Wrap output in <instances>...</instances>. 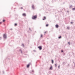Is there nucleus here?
I'll return each instance as SVG.
<instances>
[{"label":"nucleus","instance_id":"7ed1b4c3","mask_svg":"<svg viewBox=\"0 0 75 75\" xmlns=\"http://www.w3.org/2000/svg\"><path fill=\"white\" fill-rule=\"evenodd\" d=\"M40 50H42V48L41 47V46H39L38 47Z\"/></svg>","mask_w":75,"mask_h":75},{"label":"nucleus","instance_id":"7c9ffc66","mask_svg":"<svg viewBox=\"0 0 75 75\" xmlns=\"http://www.w3.org/2000/svg\"><path fill=\"white\" fill-rule=\"evenodd\" d=\"M33 71H32V72H33Z\"/></svg>","mask_w":75,"mask_h":75},{"label":"nucleus","instance_id":"4468645a","mask_svg":"<svg viewBox=\"0 0 75 75\" xmlns=\"http://www.w3.org/2000/svg\"><path fill=\"white\" fill-rule=\"evenodd\" d=\"M17 25V24L16 23H15V26H16Z\"/></svg>","mask_w":75,"mask_h":75},{"label":"nucleus","instance_id":"f3484780","mask_svg":"<svg viewBox=\"0 0 75 75\" xmlns=\"http://www.w3.org/2000/svg\"><path fill=\"white\" fill-rule=\"evenodd\" d=\"M55 67H57V64H55Z\"/></svg>","mask_w":75,"mask_h":75},{"label":"nucleus","instance_id":"a211bd4d","mask_svg":"<svg viewBox=\"0 0 75 75\" xmlns=\"http://www.w3.org/2000/svg\"><path fill=\"white\" fill-rule=\"evenodd\" d=\"M2 24V22H0V24Z\"/></svg>","mask_w":75,"mask_h":75},{"label":"nucleus","instance_id":"423d86ee","mask_svg":"<svg viewBox=\"0 0 75 75\" xmlns=\"http://www.w3.org/2000/svg\"><path fill=\"white\" fill-rule=\"evenodd\" d=\"M30 64H29L27 65V68H28V67H29V66H30Z\"/></svg>","mask_w":75,"mask_h":75},{"label":"nucleus","instance_id":"20e7f679","mask_svg":"<svg viewBox=\"0 0 75 75\" xmlns=\"http://www.w3.org/2000/svg\"><path fill=\"white\" fill-rule=\"evenodd\" d=\"M32 8L33 9H34V5H32Z\"/></svg>","mask_w":75,"mask_h":75},{"label":"nucleus","instance_id":"6e6552de","mask_svg":"<svg viewBox=\"0 0 75 75\" xmlns=\"http://www.w3.org/2000/svg\"><path fill=\"white\" fill-rule=\"evenodd\" d=\"M52 66H51L50 67V69L52 70Z\"/></svg>","mask_w":75,"mask_h":75},{"label":"nucleus","instance_id":"dca6fc26","mask_svg":"<svg viewBox=\"0 0 75 75\" xmlns=\"http://www.w3.org/2000/svg\"><path fill=\"white\" fill-rule=\"evenodd\" d=\"M61 38V36H60L59 37V38Z\"/></svg>","mask_w":75,"mask_h":75},{"label":"nucleus","instance_id":"5701e85b","mask_svg":"<svg viewBox=\"0 0 75 75\" xmlns=\"http://www.w3.org/2000/svg\"><path fill=\"white\" fill-rule=\"evenodd\" d=\"M68 44H69V45H70V43L69 42H68Z\"/></svg>","mask_w":75,"mask_h":75},{"label":"nucleus","instance_id":"b1692460","mask_svg":"<svg viewBox=\"0 0 75 75\" xmlns=\"http://www.w3.org/2000/svg\"><path fill=\"white\" fill-rule=\"evenodd\" d=\"M61 52H63V50H61Z\"/></svg>","mask_w":75,"mask_h":75},{"label":"nucleus","instance_id":"c756f323","mask_svg":"<svg viewBox=\"0 0 75 75\" xmlns=\"http://www.w3.org/2000/svg\"><path fill=\"white\" fill-rule=\"evenodd\" d=\"M29 30H30V28H29Z\"/></svg>","mask_w":75,"mask_h":75},{"label":"nucleus","instance_id":"f257e3e1","mask_svg":"<svg viewBox=\"0 0 75 75\" xmlns=\"http://www.w3.org/2000/svg\"><path fill=\"white\" fill-rule=\"evenodd\" d=\"M37 15H36L35 16H33L32 17V18L33 20H35V18H37Z\"/></svg>","mask_w":75,"mask_h":75},{"label":"nucleus","instance_id":"1a4fd4ad","mask_svg":"<svg viewBox=\"0 0 75 75\" xmlns=\"http://www.w3.org/2000/svg\"><path fill=\"white\" fill-rule=\"evenodd\" d=\"M44 18H43V20H45L46 18L45 17H44Z\"/></svg>","mask_w":75,"mask_h":75},{"label":"nucleus","instance_id":"bb28decb","mask_svg":"<svg viewBox=\"0 0 75 75\" xmlns=\"http://www.w3.org/2000/svg\"><path fill=\"white\" fill-rule=\"evenodd\" d=\"M71 24H72V22H71Z\"/></svg>","mask_w":75,"mask_h":75},{"label":"nucleus","instance_id":"4be33fe9","mask_svg":"<svg viewBox=\"0 0 75 75\" xmlns=\"http://www.w3.org/2000/svg\"><path fill=\"white\" fill-rule=\"evenodd\" d=\"M60 67V66L59 65L58 66V67L59 68Z\"/></svg>","mask_w":75,"mask_h":75},{"label":"nucleus","instance_id":"aec40b11","mask_svg":"<svg viewBox=\"0 0 75 75\" xmlns=\"http://www.w3.org/2000/svg\"><path fill=\"white\" fill-rule=\"evenodd\" d=\"M41 37H42V35H41Z\"/></svg>","mask_w":75,"mask_h":75},{"label":"nucleus","instance_id":"39448f33","mask_svg":"<svg viewBox=\"0 0 75 75\" xmlns=\"http://www.w3.org/2000/svg\"><path fill=\"white\" fill-rule=\"evenodd\" d=\"M55 27H56V28H58V25H55Z\"/></svg>","mask_w":75,"mask_h":75},{"label":"nucleus","instance_id":"c85d7f7f","mask_svg":"<svg viewBox=\"0 0 75 75\" xmlns=\"http://www.w3.org/2000/svg\"><path fill=\"white\" fill-rule=\"evenodd\" d=\"M0 38L1 39V37H0Z\"/></svg>","mask_w":75,"mask_h":75},{"label":"nucleus","instance_id":"f03ea898","mask_svg":"<svg viewBox=\"0 0 75 75\" xmlns=\"http://www.w3.org/2000/svg\"><path fill=\"white\" fill-rule=\"evenodd\" d=\"M3 37L5 39H6V38H7V35H6V34H5L3 35Z\"/></svg>","mask_w":75,"mask_h":75},{"label":"nucleus","instance_id":"0eeeda50","mask_svg":"<svg viewBox=\"0 0 75 75\" xmlns=\"http://www.w3.org/2000/svg\"><path fill=\"white\" fill-rule=\"evenodd\" d=\"M23 16H26V15H25V14L23 13Z\"/></svg>","mask_w":75,"mask_h":75},{"label":"nucleus","instance_id":"9b49d317","mask_svg":"<svg viewBox=\"0 0 75 75\" xmlns=\"http://www.w3.org/2000/svg\"><path fill=\"white\" fill-rule=\"evenodd\" d=\"M67 28L68 30H69V27H67Z\"/></svg>","mask_w":75,"mask_h":75},{"label":"nucleus","instance_id":"f8f14e48","mask_svg":"<svg viewBox=\"0 0 75 75\" xmlns=\"http://www.w3.org/2000/svg\"><path fill=\"white\" fill-rule=\"evenodd\" d=\"M75 10V8H72V10Z\"/></svg>","mask_w":75,"mask_h":75},{"label":"nucleus","instance_id":"9d476101","mask_svg":"<svg viewBox=\"0 0 75 75\" xmlns=\"http://www.w3.org/2000/svg\"><path fill=\"white\" fill-rule=\"evenodd\" d=\"M52 64L54 63V61L53 60H52Z\"/></svg>","mask_w":75,"mask_h":75},{"label":"nucleus","instance_id":"ddd939ff","mask_svg":"<svg viewBox=\"0 0 75 75\" xmlns=\"http://www.w3.org/2000/svg\"><path fill=\"white\" fill-rule=\"evenodd\" d=\"M20 51H21V53H22V50H20Z\"/></svg>","mask_w":75,"mask_h":75},{"label":"nucleus","instance_id":"6ab92c4d","mask_svg":"<svg viewBox=\"0 0 75 75\" xmlns=\"http://www.w3.org/2000/svg\"><path fill=\"white\" fill-rule=\"evenodd\" d=\"M46 27H48V25L47 24L46 25Z\"/></svg>","mask_w":75,"mask_h":75},{"label":"nucleus","instance_id":"412c9836","mask_svg":"<svg viewBox=\"0 0 75 75\" xmlns=\"http://www.w3.org/2000/svg\"><path fill=\"white\" fill-rule=\"evenodd\" d=\"M5 21V20H3V22H4Z\"/></svg>","mask_w":75,"mask_h":75},{"label":"nucleus","instance_id":"2eb2a0df","mask_svg":"<svg viewBox=\"0 0 75 75\" xmlns=\"http://www.w3.org/2000/svg\"><path fill=\"white\" fill-rule=\"evenodd\" d=\"M22 45L23 47H24V44H22Z\"/></svg>","mask_w":75,"mask_h":75},{"label":"nucleus","instance_id":"393cba45","mask_svg":"<svg viewBox=\"0 0 75 75\" xmlns=\"http://www.w3.org/2000/svg\"><path fill=\"white\" fill-rule=\"evenodd\" d=\"M21 9H23V7H21Z\"/></svg>","mask_w":75,"mask_h":75},{"label":"nucleus","instance_id":"cd10ccee","mask_svg":"<svg viewBox=\"0 0 75 75\" xmlns=\"http://www.w3.org/2000/svg\"><path fill=\"white\" fill-rule=\"evenodd\" d=\"M47 33V32H45V33Z\"/></svg>","mask_w":75,"mask_h":75},{"label":"nucleus","instance_id":"a878e982","mask_svg":"<svg viewBox=\"0 0 75 75\" xmlns=\"http://www.w3.org/2000/svg\"><path fill=\"white\" fill-rule=\"evenodd\" d=\"M72 6H70V7H72Z\"/></svg>","mask_w":75,"mask_h":75}]
</instances>
